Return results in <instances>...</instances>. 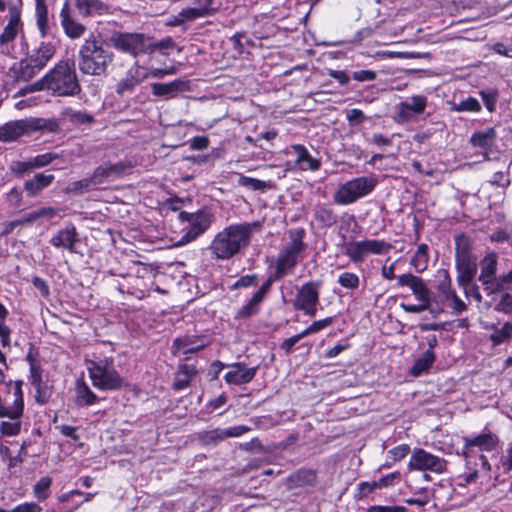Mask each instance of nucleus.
Masks as SVG:
<instances>
[{
	"mask_svg": "<svg viewBox=\"0 0 512 512\" xmlns=\"http://www.w3.org/2000/svg\"><path fill=\"white\" fill-rule=\"evenodd\" d=\"M256 223L232 224L218 232L209 250L217 260H228L250 244L252 229Z\"/></svg>",
	"mask_w": 512,
	"mask_h": 512,
	"instance_id": "1",
	"label": "nucleus"
},
{
	"mask_svg": "<svg viewBox=\"0 0 512 512\" xmlns=\"http://www.w3.org/2000/svg\"><path fill=\"white\" fill-rule=\"evenodd\" d=\"M113 61L114 53L94 33H90L79 47L78 67L85 75L103 76Z\"/></svg>",
	"mask_w": 512,
	"mask_h": 512,
	"instance_id": "2",
	"label": "nucleus"
},
{
	"mask_svg": "<svg viewBox=\"0 0 512 512\" xmlns=\"http://www.w3.org/2000/svg\"><path fill=\"white\" fill-rule=\"evenodd\" d=\"M36 86L44 87L54 96L70 97L81 92L75 64L70 60L58 62L44 77L38 80Z\"/></svg>",
	"mask_w": 512,
	"mask_h": 512,
	"instance_id": "3",
	"label": "nucleus"
},
{
	"mask_svg": "<svg viewBox=\"0 0 512 512\" xmlns=\"http://www.w3.org/2000/svg\"><path fill=\"white\" fill-rule=\"evenodd\" d=\"M463 442L462 455L466 459V469L469 471L466 474L465 481L466 483H472L478 477L479 469L477 467L479 465L486 473L491 470L487 457L483 454L475 455L473 448L478 447L481 451H493L498 446L499 439L496 434L487 432L475 437H463Z\"/></svg>",
	"mask_w": 512,
	"mask_h": 512,
	"instance_id": "4",
	"label": "nucleus"
},
{
	"mask_svg": "<svg viewBox=\"0 0 512 512\" xmlns=\"http://www.w3.org/2000/svg\"><path fill=\"white\" fill-rule=\"evenodd\" d=\"M304 236L303 228L289 231L290 241L281 249L275 262V278H284L294 272L302 253L307 248L303 241Z\"/></svg>",
	"mask_w": 512,
	"mask_h": 512,
	"instance_id": "5",
	"label": "nucleus"
},
{
	"mask_svg": "<svg viewBox=\"0 0 512 512\" xmlns=\"http://www.w3.org/2000/svg\"><path fill=\"white\" fill-rule=\"evenodd\" d=\"M56 53V47L50 42H41L40 45L32 49L27 56L19 63L15 70L17 81H29L39 71H41Z\"/></svg>",
	"mask_w": 512,
	"mask_h": 512,
	"instance_id": "6",
	"label": "nucleus"
},
{
	"mask_svg": "<svg viewBox=\"0 0 512 512\" xmlns=\"http://www.w3.org/2000/svg\"><path fill=\"white\" fill-rule=\"evenodd\" d=\"M23 411L22 381L0 379V418H21Z\"/></svg>",
	"mask_w": 512,
	"mask_h": 512,
	"instance_id": "7",
	"label": "nucleus"
},
{
	"mask_svg": "<svg viewBox=\"0 0 512 512\" xmlns=\"http://www.w3.org/2000/svg\"><path fill=\"white\" fill-rule=\"evenodd\" d=\"M113 48L136 58L152 52L155 48L152 39L143 33L113 32L109 38Z\"/></svg>",
	"mask_w": 512,
	"mask_h": 512,
	"instance_id": "8",
	"label": "nucleus"
},
{
	"mask_svg": "<svg viewBox=\"0 0 512 512\" xmlns=\"http://www.w3.org/2000/svg\"><path fill=\"white\" fill-rule=\"evenodd\" d=\"M378 180L374 176H362L342 184L333 196L339 205H349L369 195L376 187Z\"/></svg>",
	"mask_w": 512,
	"mask_h": 512,
	"instance_id": "9",
	"label": "nucleus"
},
{
	"mask_svg": "<svg viewBox=\"0 0 512 512\" xmlns=\"http://www.w3.org/2000/svg\"><path fill=\"white\" fill-rule=\"evenodd\" d=\"M455 266L457 270V283L466 288L472 282L476 272V257L470 253L468 238L464 235L456 238Z\"/></svg>",
	"mask_w": 512,
	"mask_h": 512,
	"instance_id": "10",
	"label": "nucleus"
},
{
	"mask_svg": "<svg viewBox=\"0 0 512 512\" xmlns=\"http://www.w3.org/2000/svg\"><path fill=\"white\" fill-rule=\"evenodd\" d=\"M87 370L94 387L101 390H117L123 385V378L114 369L112 361H90Z\"/></svg>",
	"mask_w": 512,
	"mask_h": 512,
	"instance_id": "11",
	"label": "nucleus"
},
{
	"mask_svg": "<svg viewBox=\"0 0 512 512\" xmlns=\"http://www.w3.org/2000/svg\"><path fill=\"white\" fill-rule=\"evenodd\" d=\"M179 218L183 222H187L189 227L179 240V244H187L194 241L202 235L211 226L214 216L213 213L207 209H201L195 213L181 212Z\"/></svg>",
	"mask_w": 512,
	"mask_h": 512,
	"instance_id": "12",
	"label": "nucleus"
},
{
	"mask_svg": "<svg viewBox=\"0 0 512 512\" xmlns=\"http://www.w3.org/2000/svg\"><path fill=\"white\" fill-rule=\"evenodd\" d=\"M391 248L392 245L384 240L366 239L345 243L343 253L353 263H360L369 254L382 255L389 252Z\"/></svg>",
	"mask_w": 512,
	"mask_h": 512,
	"instance_id": "13",
	"label": "nucleus"
},
{
	"mask_svg": "<svg viewBox=\"0 0 512 512\" xmlns=\"http://www.w3.org/2000/svg\"><path fill=\"white\" fill-rule=\"evenodd\" d=\"M321 283L309 281L304 283L298 290L293 300L295 310L304 312L305 315L314 317L319 304Z\"/></svg>",
	"mask_w": 512,
	"mask_h": 512,
	"instance_id": "14",
	"label": "nucleus"
},
{
	"mask_svg": "<svg viewBox=\"0 0 512 512\" xmlns=\"http://www.w3.org/2000/svg\"><path fill=\"white\" fill-rule=\"evenodd\" d=\"M408 468L410 470L430 471L441 474L446 471L447 461L422 448H416L411 454Z\"/></svg>",
	"mask_w": 512,
	"mask_h": 512,
	"instance_id": "15",
	"label": "nucleus"
},
{
	"mask_svg": "<svg viewBox=\"0 0 512 512\" xmlns=\"http://www.w3.org/2000/svg\"><path fill=\"white\" fill-rule=\"evenodd\" d=\"M147 78L146 69L140 66L138 61H135L127 70L125 76L117 82L115 92L119 96L131 94Z\"/></svg>",
	"mask_w": 512,
	"mask_h": 512,
	"instance_id": "16",
	"label": "nucleus"
},
{
	"mask_svg": "<svg viewBox=\"0 0 512 512\" xmlns=\"http://www.w3.org/2000/svg\"><path fill=\"white\" fill-rule=\"evenodd\" d=\"M229 369L224 375V380L229 385H244L253 380L255 377L258 367H247L245 363L236 362L227 365Z\"/></svg>",
	"mask_w": 512,
	"mask_h": 512,
	"instance_id": "17",
	"label": "nucleus"
},
{
	"mask_svg": "<svg viewBox=\"0 0 512 512\" xmlns=\"http://www.w3.org/2000/svg\"><path fill=\"white\" fill-rule=\"evenodd\" d=\"M427 107V98L424 95H413L406 101L398 105V117L401 121L406 122L414 116L424 113Z\"/></svg>",
	"mask_w": 512,
	"mask_h": 512,
	"instance_id": "18",
	"label": "nucleus"
},
{
	"mask_svg": "<svg viewBox=\"0 0 512 512\" xmlns=\"http://www.w3.org/2000/svg\"><path fill=\"white\" fill-rule=\"evenodd\" d=\"M284 153L286 155H295V166H298L303 171H317L321 167V161L313 158L306 147L301 144H294L286 147Z\"/></svg>",
	"mask_w": 512,
	"mask_h": 512,
	"instance_id": "19",
	"label": "nucleus"
},
{
	"mask_svg": "<svg viewBox=\"0 0 512 512\" xmlns=\"http://www.w3.org/2000/svg\"><path fill=\"white\" fill-rule=\"evenodd\" d=\"M78 242V232L73 224L66 225L50 239L53 247L68 250L70 253H76L75 246Z\"/></svg>",
	"mask_w": 512,
	"mask_h": 512,
	"instance_id": "20",
	"label": "nucleus"
},
{
	"mask_svg": "<svg viewBox=\"0 0 512 512\" xmlns=\"http://www.w3.org/2000/svg\"><path fill=\"white\" fill-rule=\"evenodd\" d=\"M31 134L29 119L9 121L0 126V141L12 142L24 135Z\"/></svg>",
	"mask_w": 512,
	"mask_h": 512,
	"instance_id": "21",
	"label": "nucleus"
},
{
	"mask_svg": "<svg viewBox=\"0 0 512 512\" xmlns=\"http://www.w3.org/2000/svg\"><path fill=\"white\" fill-rule=\"evenodd\" d=\"M60 22L66 36L70 39H79L86 31V27L72 17L68 1L64 3L60 11Z\"/></svg>",
	"mask_w": 512,
	"mask_h": 512,
	"instance_id": "22",
	"label": "nucleus"
},
{
	"mask_svg": "<svg viewBox=\"0 0 512 512\" xmlns=\"http://www.w3.org/2000/svg\"><path fill=\"white\" fill-rule=\"evenodd\" d=\"M498 265V255L496 252L487 253L479 262L480 274L478 281L482 284L484 291L491 285V281L496 276Z\"/></svg>",
	"mask_w": 512,
	"mask_h": 512,
	"instance_id": "23",
	"label": "nucleus"
},
{
	"mask_svg": "<svg viewBox=\"0 0 512 512\" xmlns=\"http://www.w3.org/2000/svg\"><path fill=\"white\" fill-rule=\"evenodd\" d=\"M397 281L400 286L409 287L420 302H430L429 290L420 277L407 273L399 275Z\"/></svg>",
	"mask_w": 512,
	"mask_h": 512,
	"instance_id": "24",
	"label": "nucleus"
},
{
	"mask_svg": "<svg viewBox=\"0 0 512 512\" xmlns=\"http://www.w3.org/2000/svg\"><path fill=\"white\" fill-rule=\"evenodd\" d=\"M21 27L22 22L20 19V10L15 6L10 7L8 23L0 35V45L4 46L5 44L12 42L16 38Z\"/></svg>",
	"mask_w": 512,
	"mask_h": 512,
	"instance_id": "25",
	"label": "nucleus"
},
{
	"mask_svg": "<svg viewBox=\"0 0 512 512\" xmlns=\"http://www.w3.org/2000/svg\"><path fill=\"white\" fill-rule=\"evenodd\" d=\"M213 0H196L194 7L182 9L178 13L179 21H193L197 18L211 15L214 9L211 7Z\"/></svg>",
	"mask_w": 512,
	"mask_h": 512,
	"instance_id": "26",
	"label": "nucleus"
},
{
	"mask_svg": "<svg viewBox=\"0 0 512 512\" xmlns=\"http://www.w3.org/2000/svg\"><path fill=\"white\" fill-rule=\"evenodd\" d=\"M75 6L81 17L104 15L109 12V7L101 0H75Z\"/></svg>",
	"mask_w": 512,
	"mask_h": 512,
	"instance_id": "27",
	"label": "nucleus"
},
{
	"mask_svg": "<svg viewBox=\"0 0 512 512\" xmlns=\"http://www.w3.org/2000/svg\"><path fill=\"white\" fill-rule=\"evenodd\" d=\"M187 82L176 79L169 83H154L152 85V93L158 97L166 99L174 98L179 92L186 90Z\"/></svg>",
	"mask_w": 512,
	"mask_h": 512,
	"instance_id": "28",
	"label": "nucleus"
},
{
	"mask_svg": "<svg viewBox=\"0 0 512 512\" xmlns=\"http://www.w3.org/2000/svg\"><path fill=\"white\" fill-rule=\"evenodd\" d=\"M316 473L310 469H300L288 477V487L290 489L313 486L316 483Z\"/></svg>",
	"mask_w": 512,
	"mask_h": 512,
	"instance_id": "29",
	"label": "nucleus"
},
{
	"mask_svg": "<svg viewBox=\"0 0 512 512\" xmlns=\"http://www.w3.org/2000/svg\"><path fill=\"white\" fill-rule=\"evenodd\" d=\"M54 180L52 174H36L32 179L24 183V188L29 196H36L44 188L48 187Z\"/></svg>",
	"mask_w": 512,
	"mask_h": 512,
	"instance_id": "30",
	"label": "nucleus"
},
{
	"mask_svg": "<svg viewBox=\"0 0 512 512\" xmlns=\"http://www.w3.org/2000/svg\"><path fill=\"white\" fill-rule=\"evenodd\" d=\"M496 137L497 134L494 128H486L484 130L474 132L471 135L469 142L473 147L489 149L493 146Z\"/></svg>",
	"mask_w": 512,
	"mask_h": 512,
	"instance_id": "31",
	"label": "nucleus"
},
{
	"mask_svg": "<svg viewBox=\"0 0 512 512\" xmlns=\"http://www.w3.org/2000/svg\"><path fill=\"white\" fill-rule=\"evenodd\" d=\"M75 392V402L79 406L92 405L97 401L96 394L89 388V386L83 380L77 381Z\"/></svg>",
	"mask_w": 512,
	"mask_h": 512,
	"instance_id": "32",
	"label": "nucleus"
},
{
	"mask_svg": "<svg viewBox=\"0 0 512 512\" xmlns=\"http://www.w3.org/2000/svg\"><path fill=\"white\" fill-rule=\"evenodd\" d=\"M435 361V354L431 350H426L420 357H418L410 369V373L417 377L428 371Z\"/></svg>",
	"mask_w": 512,
	"mask_h": 512,
	"instance_id": "33",
	"label": "nucleus"
},
{
	"mask_svg": "<svg viewBox=\"0 0 512 512\" xmlns=\"http://www.w3.org/2000/svg\"><path fill=\"white\" fill-rule=\"evenodd\" d=\"M491 329L493 333L490 335V340L494 347L512 339V322H505L500 328L492 325Z\"/></svg>",
	"mask_w": 512,
	"mask_h": 512,
	"instance_id": "34",
	"label": "nucleus"
},
{
	"mask_svg": "<svg viewBox=\"0 0 512 512\" xmlns=\"http://www.w3.org/2000/svg\"><path fill=\"white\" fill-rule=\"evenodd\" d=\"M196 439L202 446H216L225 440L223 431L220 428L200 431L196 434Z\"/></svg>",
	"mask_w": 512,
	"mask_h": 512,
	"instance_id": "35",
	"label": "nucleus"
},
{
	"mask_svg": "<svg viewBox=\"0 0 512 512\" xmlns=\"http://www.w3.org/2000/svg\"><path fill=\"white\" fill-rule=\"evenodd\" d=\"M36 23L42 37L48 31V9L45 0H35Z\"/></svg>",
	"mask_w": 512,
	"mask_h": 512,
	"instance_id": "36",
	"label": "nucleus"
},
{
	"mask_svg": "<svg viewBox=\"0 0 512 512\" xmlns=\"http://www.w3.org/2000/svg\"><path fill=\"white\" fill-rule=\"evenodd\" d=\"M61 115L65 120L75 125L91 124L94 121V118L91 114L84 111L74 110L72 108H65Z\"/></svg>",
	"mask_w": 512,
	"mask_h": 512,
	"instance_id": "37",
	"label": "nucleus"
},
{
	"mask_svg": "<svg viewBox=\"0 0 512 512\" xmlns=\"http://www.w3.org/2000/svg\"><path fill=\"white\" fill-rule=\"evenodd\" d=\"M428 246L427 244H420L417 248L415 255L412 257L410 264L417 272H423L428 266Z\"/></svg>",
	"mask_w": 512,
	"mask_h": 512,
	"instance_id": "38",
	"label": "nucleus"
},
{
	"mask_svg": "<svg viewBox=\"0 0 512 512\" xmlns=\"http://www.w3.org/2000/svg\"><path fill=\"white\" fill-rule=\"evenodd\" d=\"M400 478L399 472H393L386 476L381 477L377 481H373L372 483L369 482H362L360 483V487H368V492H372L374 489L377 488H383V487H390L394 485L395 480Z\"/></svg>",
	"mask_w": 512,
	"mask_h": 512,
	"instance_id": "39",
	"label": "nucleus"
},
{
	"mask_svg": "<svg viewBox=\"0 0 512 512\" xmlns=\"http://www.w3.org/2000/svg\"><path fill=\"white\" fill-rule=\"evenodd\" d=\"M436 289L444 297L453 289L451 287V277L447 269H439L436 272Z\"/></svg>",
	"mask_w": 512,
	"mask_h": 512,
	"instance_id": "40",
	"label": "nucleus"
},
{
	"mask_svg": "<svg viewBox=\"0 0 512 512\" xmlns=\"http://www.w3.org/2000/svg\"><path fill=\"white\" fill-rule=\"evenodd\" d=\"M29 124L31 125V133L39 130L56 132L59 129V124L54 119L30 118Z\"/></svg>",
	"mask_w": 512,
	"mask_h": 512,
	"instance_id": "41",
	"label": "nucleus"
},
{
	"mask_svg": "<svg viewBox=\"0 0 512 512\" xmlns=\"http://www.w3.org/2000/svg\"><path fill=\"white\" fill-rule=\"evenodd\" d=\"M315 219L324 227H331L337 222V216L333 210L324 206L315 210Z\"/></svg>",
	"mask_w": 512,
	"mask_h": 512,
	"instance_id": "42",
	"label": "nucleus"
},
{
	"mask_svg": "<svg viewBox=\"0 0 512 512\" xmlns=\"http://www.w3.org/2000/svg\"><path fill=\"white\" fill-rule=\"evenodd\" d=\"M0 423V433L4 436H16L21 431V418H8Z\"/></svg>",
	"mask_w": 512,
	"mask_h": 512,
	"instance_id": "43",
	"label": "nucleus"
},
{
	"mask_svg": "<svg viewBox=\"0 0 512 512\" xmlns=\"http://www.w3.org/2000/svg\"><path fill=\"white\" fill-rule=\"evenodd\" d=\"M238 184L252 191H264L270 187L269 183L256 178L241 175Z\"/></svg>",
	"mask_w": 512,
	"mask_h": 512,
	"instance_id": "44",
	"label": "nucleus"
},
{
	"mask_svg": "<svg viewBox=\"0 0 512 512\" xmlns=\"http://www.w3.org/2000/svg\"><path fill=\"white\" fill-rule=\"evenodd\" d=\"M8 311L4 305L0 303V340L3 347H10V328L5 324Z\"/></svg>",
	"mask_w": 512,
	"mask_h": 512,
	"instance_id": "45",
	"label": "nucleus"
},
{
	"mask_svg": "<svg viewBox=\"0 0 512 512\" xmlns=\"http://www.w3.org/2000/svg\"><path fill=\"white\" fill-rule=\"evenodd\" d=\"M173 346L183 354L195 353L205 347V344L194 345L190 338H177L175 339Z\"/></svg>",
	"mask_w": 512,
	"mask_h": 512,
	"instance_id": "46",
	"label": "nucleus"
},
{
	"mask_svg": "<svg viewBox=\"0 0 512 512\" xmlns=\"http://www.w3.org/2000/svg\"><path fill=\"white\" fill-rule=\"evenodd\" d=\"M52 479L50 477H42L35 485H34V496L42 501L49 497V488L51 486Z\"/></svg>",
	"mask_w": 512,
	"mask_h": 512,
	"instance_id": "47",
	"label": "nucleus"
},
{
	"mask_svg": "<svg viewBox=\"0 0 512 512\" xmlns=\"http://www.w3.org/2000/svg\"><path fill=\"white\" fill-rule=\"evenodd\" d=\"M94 186L95 185L90 176L88 178H83L81 180L72 182L69 185V187L67 188V192L81 195V194L89 191Z\"/></svg>",
	"mask_w": 512,
	"mask_h": 512,
	"instance_id": "48",
	"label": "nucleus"
},
{
	"mask_svg": "<svg viewBox=\"0 0 512 512\" xmlns=\"http://www.w3.org/2000/svg\"><path fill=\"white\" fill-rule=\"evenodd\" d=\"M452 110L456 112H478L481 110V105L477 99L473 97H468L460 101L459 103L454 104Z\"/></svg>",
	"mask_w": 512,
	"mask_h": 512,
	"instance_id": "49",
	"label": "nucleus"
},
{
	"mask_svg": "<svg viewBox=\"0 0 512 512\" xmlns=\"http://www.w3.org/2000/svg\"><path fill=\"white\" fill-rule=\"evenodd\" d=\"M261 302L262 301H260L259 299L256 300V297L253 295L252 298L249 300V302L238 310L237 317L238 318H249V317L257 314L259 311V306H260Z\"/></svg>",
	"mask_w": 512,
	"mask_h": 512,
	"instance_id": "50",
	"label": "nucleus"
},
{
	"mask_svg": "<svg viewBox=\"0 0 512 512\" xmlns=\"http://www.w3.org/2000/svg\"><path fill=\"white\" fill-rule=\"evenodd\" d=\"M338 283L346 289L355 290L358 288L360 279L357 274L344 272L338 276Z\"/></svg>",
	"mask_w": 512,
	"mask_h": 512,
	"instance_id": "51",
	"label": "nucleus"
},
{
	"mask_svg": "<svg viewBox=\"0 0 512 512\" xmlns=\"http://www.w3.org/2000/svg\"><path fill=\"white\" fill-rule=\"evenodd\" d=\"M334 322L333 317H327L318 321L313 322L311 325H309L306 329H304L301 333L304 337L317 333L321 331L322 329L332 325Z\"/></svg>",
	"mask_w": 512,
	"mask_h": 512,
	"instance_id": "52",
	"label": "nucleus"
},
{
	"mask_svg": "<svg viewBox=\"0 0 512 512\" xmlns=\"http://www.w3.org/2000/svg\"><path fill=\"white\" fill-rule=\"evenodd\" d=\"M91 178L95 186L111 180L106 164L104 163L103 165L96 167L91 174Z\"/></svg>",
	"mask_w": 512,
	"mask_h": 512,
	"instance_id": "53",
	"label": "nucleus"
},
{
	"mask_svg": "<svg viewBox=\"0 0 512 512\" xmlns=\"http://www.w3.org/2000/svg\"><path fill=\"white\" fill-rule=\"evenodd\" d=\"M494 309L497 312L512 315V295L508 292L503 293Z\"/></svg>",
	"mask_w": 512,
	"mask_h": 512,
	"instance_id": "54",
	"label": "nucleus"
},
{
	"mask_svg": "<svg viewBox=\"0 0 512 512\" xmlns=\"http://www.w3.org/2000/svg\"><path fill=\"white\" fill-rule=\"evenodd\" d=\"M410 453V446L408 444H401L388 451V456L392 462H397L405 458Z\"/></svg>",
	"mask_w": 512,
	"mask_h": 512,
	"instance_id": "55",
	"label": "nucleus"
},
{
	"mask_svg": "<svg viewBox=\"0 0 512 512\" xmlns=\"http://www.w3.org/2000/svg\"><path fill=\"white\" fill-rule=\"evenodd\" d=\"M10 170L18 177L23 176L25 173L34 170L31 160L28 161H16L10 166Z\"/></svg>",
	"mask_w": 512,
	"mask_h": 512,
	"instance_id": "56",
	"label": "nucleus"
},
{
	"mask_svg": "<svg viewBox=\"0 0 512 512\" xmlns=\"http://www.w3.org/2000/svg\"><path fill=\"white\" fill-rule=\"evenodd\" d=\"M58 156L54 153H45L41 155H37L33 158H31V163L33 165L34 169L42 168L48 164H50L54 159H56Z\"/></svg>",
	"mask_w": 512,
	"mask_h": 512,
	"instance_id": "57",
	"label": "nucleus"
},
{
	"mask_svg": "<svg viewBox=\"0 0 512 512\" xmlns=\"http://www.w3.org/2000/svg\"><path fill=\"white\" fill-rule=\"evenodd\" d=\"M105 164L109 171L111 180L122 176L126 172V170L130 167L129 165H127L125 162H122V161L114 163V164H112V163H105Z\"/></svg>",
	"mask_w": 512,
	"mask_h": 512,
	"instance_id": "58",
	"label": "nucleus"
},
{
	"mask_svg": "<svg viewBox=\"0 0 512 512\" xmlns=\"http://www.w3.org/2000/svg\"><path fill=\"white\" fill-rule=\"evenodd\" d=\"M105 164L109 171L111 180L122 176L126 172V170L130 167L129 165H127L125 162H122V161L114 163V164H112V163H105Z\"/></svg>",
	"mask_w": 512,
	"mask_h": 512,
	"instance_id": "59",
	"label": "nucleus"
},
{
	"mask_svg": "<svg viewBox=\"0 0 512 512\" xmlns=\"http://www.w3.org/2000/svg\"><path fill=\"white\" fill-rule=\"evenodd\" d=\"M444 299L451 301L450 306L456 313H461L467 308L466 304L457 296L454 290L444 296Z\"/></svg>",
	"mask_w": 512,
	"mask_h": 512,
	"instance_id": "60",
	"label": "nucleus"
},
{
	"mask_svg": "<svg viewBox=\"0 0 512 512\" xmlns=\"http://www.w3.org/2000/svg\"><path fill=\"white\" fill-rule=\"evenodd\" d=\"M27 359L30 362V383L32 386H39V383L42 381L41 377V369L39 365H37L31 358L30 355L27 356Z\"/></svg>",
	"mask_w": 512,
	"mask_h": 512,
	"instance_id": "61",
	"label": "nucleus"
},
{
	"mask_svg": "<svg viewBox=\"0 0 512 512\" xmlns=\"http://www.w3.org/2000/svg\"><path fill=\"white\" fill-rule=\"evenodd\" d=\"M41 507L34 502H25L17 505L11 510L0 508V512H40Z\"/></svg>",
	"mask_w": 512,
	"mask_h": 512,
	"instance_id": "62",
	"label": "nucleus"
},
{
	"mask_svg": "<svg viewBox=\"0 0 512 512\" xmlns=\"http://www.w3.org/2000/svg\"><path fill=\"white\" fill-rule=\"evenodd\" d=\"M251 428L249 426L245 425H237L233 427H229L226 429H222L224 439L230 438V437H239L247 432H249Z\"/></svg>",
	"mask_w": 512,
	"mask_h": 512,
	"instance_id": "63",
	"label": "nucleus"
},
{
	"mask_svg": "<svg viewBox=\"0 0 512 512\" xmlns=\"http://www.w3.org/2000/svg\"><path fill=\"white\" fill-rule=\"evenodd\" d=\"M367 512H406V508L403 506L374 505L369 507Z\"/></svg>",
	"mask_w": 512,
	"mask_h": 512,
	"instance_id": "64",
	"label": "nucleus"
}]
</instances>
